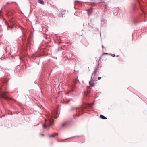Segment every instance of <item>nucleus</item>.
Instances as JSON below:
<instances>
[{
    "instance_id": "1",
    "label": "nucleus",
    "mask_w": 147,
    "mask_h": 147,
    "mask_svg": "<svg viewBox=\"0 0 147 147\" xmlns=\"http://www.w3.org/2000/svg\"><path fill=\"white\" fill-rule=\"evenodd\" d=\"M50 118H49L48 120L47 121L45 120V124L42 125V127L44 128L49 127L52 125L54 123V120L52 118V117H53L56 119L57 117V116H55L54 114H53L51 116Z\"/></svg>"
},
{
    "instance_id": "2",
    "label": "nucleus",
    "mask_w": 147,
    "mask_h": 147,
    "mask_svg": "<svg viewBox=\"0 0 147 147\" xmlns=\"http://www.w3.org/2000/svg\"><path fill=\"white\" fill-rule=\"evenodd\" d=\"M97 71V67H96L95 68V70L92 73L91 78V81L89 82L90 86V87H92L93 86V83L91 81L93 80V79L94 78V76L95 75Z\"/></svg>"
},
{
    "instance_id": "3",
    "label": "nucleus",
    "mask_w": 147,
    "mask_h": 147,
    "mask_svg": "<svg viewBox=\"0 0 147 147\" xmlns=\"http://www.w3.org/2000/svg\"><path fill=\"white\" fill-rule=\"evenodd\" d=\"M0 96L4 99L6 100L8 99L9 98L6 95V92H3L2 93H0Z\"/></svg>"
},
{
    "instance_id": "4",
    "label": "nucleus",
    "mask_w": 147,
    "mask_h": 147,
    "mask_svg": "<svg viewBox=\"0 0 147 147\" xmlns=\"http://www.w3.org/2000/svg\"><path fill=\"white\" fill-rule=\"evenodd\" d=\"M69 124V123L67 122H65L62 125L61 127H60V129H61V128L64 127L65 126H67Z\"/></svg>"
},
{
    "instance_id": "5",
    "label": "nucleus",
    "mask_w": 147,
    "mask_h": 147,
    "mask_svg": "<svg viewBox=\"0 0 147 147\" xmlns=\"http://www.w3.org/2000/svg\"><path fill=\"white\" fill-rule=\"evenodd\" d=\"M92 8H90V9H88L87 12L88 13V15L89 16H90L92 13Z\"/></svg>"
},
{
    "instance_id": "6",
    "label": "nucleus",
    "mask_w": 147,
    "mask_h": 147,
    "mask_svg": "<svg viewBox=\"0 0 147 147\" xmlns=\"http://www.w3.org/2000/svg\"><path fill=\"white\" fill-rule=\"evenodd\" d=\"M69 100H61V103L63 104H66L68 102H69Z\"/></svg>"
},
{
    "instance_id": "7",
    "label": "nucleus",
    "mask_w": 147,
    "mask_h": 147,
    "mask_svg": "<svg viewBox=\"0 0 147 147\" xmlns=\"http://www.w3.org/2000/svg\"><path fill=\"white\" fill-rule=\"evenodd\" d=\"M37 1L40 4L44 5V2L43 0H38Z\"/></svg>"
},
{
    "instance_id": "8",
    "label": "nucleus",
    "mask_w": 147,
    "mask_h": 147,
    "mask_svg": "<svg viewBox=\"0 0 147 147\" xmlns=\"http://www.w3.org/2000/svg\"><path fill=\"white\" fill-rule=\"evenodd\" d=\"M100 117L102 119H107V118L106 117L104 116V115H100Z\"/></svg>"
},
{
    "instance_id": "9",
    "label": "nucleus",
    "mask_w": 147,
    "mask_h": 147,
    "mask_svg": "<svg viewBox=\"0 0 147 147\" xmlns=\"http://www.w3.org/2000/svg\"><path fill=\"white\" fill-rule=\"evenodd\" d=\"M79 107H72L71 108V110H73L74 109H78Z\"/></svg>"
},
{
    "instance_id": "10",
    "label": "nucleus",
    "mask_w": 147,
    "mask_h": 147,
    "mask_svg": "<svg viewBox=\"0 0 147 147\" xmlns=\"http://www.w3.org/2000/svg\"><path fill=\"white\" fill-rule=\"evenodd\" d=\"M55 135H50L49 136V137H54Z\"/></svg>"
},
{
    "instance_id": "11",
    "label": "nucleus",
    "mask_w": 147,
    "mask_h": 147,
    "mask_svg": "<svg viewBox=\"0 0 147 147\" xmlns=\"http://www.w3.org/2000/svg\"><path fill=\"white\" fill-rule=\"evenodd\" d=\"M101 77H99L98 78V79L99 80L101 79Z\"/></svg>"
},
{
    "instance_id": "12",
    "label": "nucleus",
    "mask_w": 147,
    "mask_h": 147,
    "mask_svg": "<svg viewBox=\"0 0 147 147\" xmlns=\"http://www.w3.org/2000/svg\"><path fill=\"white\" fill-rule=\"evenodd\" d=\"M77 116H80V115L79 114H77Z\"/></svg>"
},
{
    "instance_id": "13",
    "label": "nucleus",
    "mask_w": 147,
    "mask_h": 147,
    "mask_svg": "<svg viewBox=\"0 0 147 147\" xmlns=\"http://www.w3.org/2000/svg\"><path fill=\"white\" fill-rule=\"evenodd\" d=\"M112 55V56L113 57H114L115 56V54H113Z\"/></svg>"
},
{
    "instance_id": "14",
    "label": "nucleus",
    "mask_w": 147,
    "mask_h": 147,
    "mask_svg": "<svg viewBox=\"0 0 147 147\" xmlns=\"http://www.w3.org/2000/svg\"><path fill=\"white\" fill-rule=\"evenodd\" d=\"M9 3L8 2H7L6 3V4H8Z\"/></svg>"
},
{
    "instance_id": "15",
    "label": "nucleus",
    "mask_w": 147,
    "mask_h": 147,
    "mask_svg": "<svg viewBox=\"0 0 147 147\" xmlns=\"http://www.w3.org/2000/svg\"><path fill=\"white\" fill-rule=\"evenodd\" d=\"M107 54V53H103V54Z\"/></svg>"
},
{
    "instance_id": "16",
    "label": "nucleus",
    "mask_w": 147,
    "mask_h": 147,
    "mask_svg": "<svg viewBox=\"0 0 147 147\" xmlns=\"http://www.w3.org/2000/svg\"><path fill=\"white\" fill-rule=\"evenodd\" d=\"M41 135H42L43 136H44V135H43V134H41Z\"/></svg>"
},
{
    "instance_id": "17",
    "label": "nucleus",
    "mask_w": 147,
    "mask_h": 147,
    "mask_svg": "<svg viewBox=\"0 0 147 147\" xmlns=\"http://www.w3.org/2000/svg\"><path fill=\"white\" fill-rule=\"evenodd\" d=\"M10 28V27L9 26H8V28Z\"/></svg>"
},
{
    "instance_id": "18",
    "label": "nucleus",
    "mask_w": 147,
    "mask_h": 147,
    "mask_svg": "<svg viewBox=\"0 0 147 147\" xmlns=\"http://www.w3.org/2000/svg\"><path fill=\"white\" fill-rule=\"evenodd\" d=\"M83 109L82 108V109H81V111H82V110Z\"/></svg>"
},
{
    "instance_id": "19",
    "label": "nucleus",
    "mask_w": 147,
    "mask_h": 147,
    "mask_svg": "<svg viewBox=\"0 0 147 147\" xmlns=\"http://www.w3.org/2000/svg\"><path fill=\"white\" fill-rule=\"evenodd\" d=\"M136 22H133V23H135Z\"/></svg>"
},
{
    "instance_id": "20",
    "label": "nucleus",
    "mask_w": 147,
    "mask_h": 147,
    "mask_svg": "<svg viewBox=\"0 0 147 147\" xmlns=\"http://www.w3.org/2000/svg\"><path fill=\"white\" fill-rule=\"evenodd\" d=\"M56 134L57 135H58V133H56Z\"/></svg>"
},
{
    "instance_id": "21",
    "label": "nucleus",
    "mask_w": 147,
    "mask_h": 147,
    "mask_svg": "<svg viewBox=\"0 0 147 147\" xmlns=\"http://www.w3.org/2000/svg\"><path fill=\"white\" fill-rule=\"evenodd\" d=\"M13 3V2H12L10 3Z\"/></svg>"
},
{
    "instance_id": "22",
    "label": "nucleus",
    "mask_w": 147,
    "mask_h": 147,
    "mask_svg": "<svg viewBox=\"0 0 147 147\" xmlns=\"http://www.w3.org/2000/svg\"><path fill=\"white\" fill-rule=\"evenodd\" d=\"M102 48H103V45H102Z\"/></svg>"
},
{
    "instance_id": "23",
    "label": "nucleus",
    "mask_w": 147,
    "mask_h": 147,
    "mask_svg": "<svg viewBox=\"0 0 147 147\" xmlns=\"http://www.w3.org/2000/svg\"><path fill=\"white\" fill-rule=\"evenodd\" d=\"M138 1H139V0H138Z\"/></svg>"
}]
</instances>
